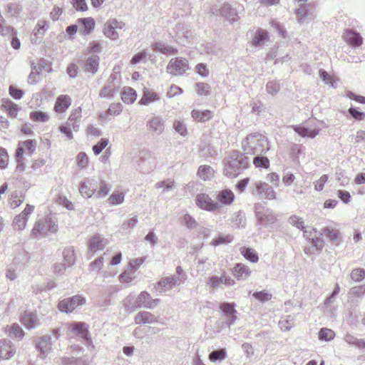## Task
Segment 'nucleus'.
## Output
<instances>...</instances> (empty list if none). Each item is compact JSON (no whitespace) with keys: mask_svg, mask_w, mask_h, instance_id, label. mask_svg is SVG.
Listing matches in <instances>:
<instances>
[{"mask_svg":"<svg viewBox=\"0 0 365 365\" xmlns=\"http://www.w3.org/2000/svg\"><path fill=\"white\" fill-rule=\"evenodd\" d=\"M249 164V158L244 153L233 150L223 160V173L227 178H236L248 168Z\"/></svg>","mask_w":365,"mask_h":365,"instance_id":"obj_1","label":"nucleus"},{"mask_svg":"<svg viewBox=\"0 0 365 365\" xmlns=\"http://www.w3.org/2000/svg\"><path fill=\"white\" fill-rule=\"evenodd\" d=\"M243 153L254 155L265 154L269 150L268 142L262 134L255 133L248 135L242 143Z\"/></svg>","mask_w":365,"mask_h":365,"instance_id":"obj_2","label":"nucleus"},{"mask_svg":"<svg viewBox=\"0 0 365 365\" xmlns=\"http://www.w3.org/2000/svg\"><path fill=\"white\" fill-rule=\"evenodd\" d=\"M60 336L58 329H54L51 334H45L38 338L35 341L36 349L39 352L38 356L44 359L52 350V346Z\"/></svg>","mask_w":365,"mask_h":365,"instance_id":"obj_3","label":"nucleus"},{"mask_svg":"<svg viewBox=\"0 0 365 365\" xmlns=\"http://www.w3.org/2000/svg\"><path fill=\"white\" fill-rule=\"evenodd\" d=\"M58 230L56 222L50 217H46L36 222L32 229V235L35 237H39L48 232L54 233Z\"/></svg>","mask_w":365,"mask_h":365,"instance_id":"obj_4","label":"nucleus"},{"mask_svg":"<svg viewBox=\"0 0 365 365\" xmlns=\"http://www.w3.org/2000/svg\"><path fill=\"white\" fill-rule=\"evenodd\" d=\"M189 69L187 59L182 57L171 58L166 66L167 72L173 76H182Z\"/></svg>","mask_w":365,"mask_h":365,"instance_id":"obj_5","label":"nucleus"},{"mask_svg":"<svg viewBox=\"0 0 365 365\" xmlns=\"http://www.w3.org/2000/svg\"><path fill=\"white\" fill-rule=\"evenodd\" d=\"M255 210L257 221L261 225L267 227L274 224L277 220V217L273 212L263 206L262 204H256L255 205Z\"/></svg>","mask_w":365,"mask_h":365,"instance_id":"obj_6","label":"nucleus"},{"mask_svg":"<svg viewBox=\"0 0 365 365\" xmlns=\"http://www.w3.org/2000/svg\"><path fill=\"white\" fill-rule=\"evenodd\" d=\"M86 303V299L81 295L77 294L72 297L66 298L58 302V308L61 312L70 313L78 306Z\"/></svg>","mask_w":365,"mask_h":365,"instance_id":"obj_7","label":"nucleus"},{"mask_svg":"<svg viewBox=\"0 0 365 365\" xmlns=\"http://www.w3.org/2000/svg\"><path fill=\"white\" fill-rule=\"evenodd\" d=\"M119 91V84L116 82V76L111 74L99 92L101 98L112 99L115 93Z\"/></svg>","mask_w":365,"mask_h":365,"instance_id":"obj_8","label":"nucleus"},{"mask_svg":"<svg viewBox=\"0 0 365 365\" xmlns=\"http://www.w3.org/2000/svg\"><path fill=\"white\" fill-rule=\"evenodd\" d=\"M195 202L198 207L209 212H214L220 210L221 206L215 202L208 195L205 193L198 194L195 198Z\"/></svg>","mask_w":365,"mask_h":365,"instance_id":"obj_9","label":"nucleus"},{"mask_svg":"<svg viewBox=\"0 0 365 365\" xmlns=\"http://www.w3.org/2000/svg\"><path fill=\"white\" fill-rule=\"evenodd\" d=\"M160 299H152L150 294L145 291L141 292L135 302V307L137 309L145 307L153 309L158 304Z\"/></svg>","mask_w":365,"mask_h":365,"instance_id":"obj_10","label":"nucleus"},{"mask_svg":"<svg viewBox=\"0 0 365 365\" xmlns=\"http://www.w3.org/2000/svg\"><path fill=\"white\" fill-rule=\"evenodd\" d=\"M124 26L125 23L123 21H119L115 19H110L105 24L103 34L106 37L115 40L118 38L117 29H122Z\"/></svg>","mask_w":365,"mask_h":365,"instance_id":"obj_11","label":"nucleus"},{"mask_svg":"<svg viewBox=\"0 0 365 365\" xmlns=\"http://www.w3.org/2000/svg\"><path fill=\"white\" fill-rule=\"evenodd\" d=\"M212 13L215 15L220 14L230 22L236 21L238 19L237 11L230 4L225 3L219 9H212Z\"/></svg>","mask_w":365,"mask_h":365,"instance_id":"obj_12","label":"nucleus"},{"mask_svg":"<svg viewBox=\"0 0 365 365\" xmlns=\"http://www.w3.org/2000/svg\"><path fill=\"white\" fill-rule=\"evenodd\" d=\"M34 210V206L27 204L24 211L14 217L13 226L15 230H23L26 227L29 215L33 212Z\"/></svg>","mask_w":365,"mask_h":365,"instance_id":"obj_13","label":"nucleus"},{"mask_svg":"<svg viewBox=\"0 0 365 365\" xmlns=\"http://www.w3.org/2000/svg\"><path fill=\"white\" fill-rule=\"evenodd\" d=\"M252 194L258 195L260 198L272 200L275 198V192L273 188L266 182H259L255 184V189Z\"/></svg>","mask_w":365,"mask_h":365,"instance_id":"obj_14","label":"nucleus"},{"mask_svg":"<svg viewBox=\"0 0 365 365\" xmlns=\"http://www.w3.org/2000/svg\"><path fill=\"white\" fill-rule=\"evenodd\" d=\"M21 322L27 329H34L41 324L37 314L29 311H25L23 313Z\"/></svg>","mask_w":365,"mask_h":365,"instance_id":"obj_15","label":"nucleus"},{"mask_svg":"<svg viewBox=\"0 0 365 365\" xmlns=\"http://www.w3.org/2000/svg\"><path fill=\"white\" fill-rule=\"evenodd\" d=\"M235 303L222 302L220 304V309L223 314L227 317L226 324L230 327L233 324L237 319L235 310Z\"/></svg>","mask_w":365,"mask_h":365,"instance_id":"obj_16","label":"nucleus"},{"mask_svg":"<svg viewBox=\"0 0 365 365\" xmlns=\"http://www.w3.org/2000/svg\"><path fill=\"white\" fill-rule=\"evenodd\" d=\"M185 282L181 281L180 277L176 275H172L161 279L157 284L156 289H161V292H165L171 289L178 284H183Z\"/></svg>","mask_w":365,"mask_h":365,"instance_id":"obj_17","label":"nucleus"},{"mask_svg":"<svg viewBox=\"0 0 365 365\" xmlns=\"http://www.w3.org/2000/svg\"><path fill=\"white\" fill-rule=\"evenodd\" d=\"M97 188V181L94 179L87 178L86 181L81 182L79 192L84 197L89 198L95 193Z\"/></svg>","mask_w":365,"mask_h":365,"instance_id":"obj_18","label":"nucleus"},{"mask_svg":"<svg viewBox=\"0 0 365 365\" xmlns=\"http://www.w3.org/2000/svg\"><path fill=\"white\" fill-rule=\"evenodd\" d=\"M16 353L14 344L8 339L0 340V359H9Z\"/></svg>","mask_w":365,"mask_h":365,"instance_id":"obj_19","label":"nucleus"},{"mask_svg":"<svg viewBox=\"0 0 365 365\" xmlns=\"http://www.w3.org/2000/svg\"><path fill=\"white\" fill-rule=\"evenodd\" d=\"M149 130L157 135L161 134L165 128V121L159 116H155L147 122Z\"/></svg>","mask_w":365,"mask_h":365,"instance_id":"obj_20","label":"nucleus"},{"mask_svg":"<svg viewBox=\"0 0 365 365\" xmlns=\"http://www.w3.org/2000/svg\"><path fill=\"white\" fill-rule=\"evenodd\" d=\"M71 104V98L69 96L61 95L56 98L54 110L58 113H64L69 108Z\"/></svg>","mask_w":365,"mask_h":365,"instance_id":"obj_21","label":"nucleus"},{"mask_svg":"<svg viewBox=\"0 0 365 365\" xmlns=\"http://www.w3.org/2000/svg\"><path fill=\"white\" fill-rule=\"evenodd\" d=\"M157 322V317L147 311L139 312L135 317V322L137 324H154Z\"/></svg>","mask_w":365,"mask_h":365,"instance_id":"obj_22","label":"nucleus"},{"mask_svg":"<svg viewBox=\"0 0 365 365\" xmlns=\"http://www.w3.org/2000/svg\"><path fill=\"white\" fill-rule=\"evenodd\" d=\"M344 38L346 42L353 46H359L362 44V37L361 35L351 29H348L344 34Z\"/></svg>","mask_w":365,"mask_h":365,"instance_id":"obj_23","label":"nucleus"},{"mask_svg":"<svg viewBox=\"0 0 365 365\" xmlns=\"http://www.w3.org/2000/svg\"><path fill=\"white\" fill-rule=\"evenodd\" d=\"M81 118V107H78L71 111L66 124L72 127L74 131H78Z\"/></svg>","mask_w":365,"mask_h":365,"instance_id":"obj_24","label":"nucleus"},{"mask_svg":"<svg viewBox=\"0 0 365 365\" xmlns=\"http://www.w3.org/2000/svg\"><path fill=\"white\" fill-rule=\"evenodd\" d=\"M319 235H325L332 244H339V236L340 232L338 230L326 227L319 232Z\"/></svg>","mask_w":365,"mask_h":365,"instance_id":"obj_25","label":"nucleus"},{"mask_svg":"<svg viewBox=\"0 0 365 365\" xmlns=\"http://www.w3.org/2000/svg\"><path fill=\"white\" fill-rule=\"evenodd\" d=\"M217 200L225 205H231L235 200L233 192L229 189H225L220 191L217 195Z\"/></svg>","mask_w":365,"mask_h":365,"instance_id":"obj_26","label":"nucleus"},{"mask_svg":"<svg viewBox=\"0 0 365 365\" xmlns=\"http://www.w3.org/2000/svg\"><path fill=\"white\" fill-rule=\"evenodd\" d=\"M78 23L81 24L83 29H81L79 32L82 36H88L94 29L95 21L92 18H82L78 20Z\"/></svg>","mask_w":365,"mask_h":365,"instance_id":"obj_27","label":"nucleus"},{"mask_svg":"<svg viewBox=\"0 0 365 365\" xmlns=\"http://www.w3.org/2000/svg\"><path fill=\"white\" fill-rule=\"evenodd\" d=\"M106 245V240L100 235H94L89 241V250L91 252H96L98 250H103Z\"/></svg>","mask_w":365,"mask_h":365,"instance_id":"obj_28","label":"nucleus"},{"mask_svg":"<svg viewBox=\"0 0 365 365\" xmlns=\"http://www.w3.org/2000/svg\"><path fill=\"white\" fill-rule=\"evenodd\" d=\"M99 56L97 55H92L87 58L84 64L85 71L91 72L95 74L98 71L99 66Z\"/></svg>","mask_w":365,"mask_h":365,"instance_id":"obj_29","label":"nucleus"},{"mask_svg":"<svg viewBox=\"0 0 365 365\" xmlns=\"http://www.w3.org/2000/svg\"><path fill=\"white\" fill-rule=\"evenodd\" d=\"M294 130L303 138H314L319 133V129H309L300 125H293Z\"/></svg>","mask_w":365,"mask_h":365,"instance_id":"obj_30","label":"nucleus"},{"mask_svg":"<svg viewBox=\"0 0 365 365\" xmlns=\"http://www.w3.org/2000/svg\"><path fill=\"white\" fill-rule=\"evenodd\" d=\"M71 330L76 332L78 336L84 339H88V327L84 322H73L70 325Z\"/></svg>","mask_w":365,"mask_h":365,"instance_id":"obj_31","label":"nucleus"},{"mask_svg":"<svg viewBox=\"0 0 365 365\" xmlns=\"http://www.w3.org/2000/svg\"><path fill=\"white\" fill-rule=\"evenodd\" d=\"M192 118L197 122H205L212 118V112L210 110H192L191 112Z\"/></svg>","mask_w":365,"mask_h":365,"instance_id":"obj_32","label":"nucleus"},{"mask_svg":"<svg viewBox=\"0 0 365 365\" xmlns=\"http://www.w3.org/2000/svg\"><path fill=\"white\" fill-rule=\"evenodd\" d=\"M6 334L11 338L21 339L24 336V331L18 324H13L6 328Z\"/></svg>","mask_w":365,"mask_h":365,"instance_id":"obj_33","label":"nucleus"},{"mask_svg":"<svg viewBox=\"0 0 365 365\" xmlns=\"http://www.w3.org/2000/svg\"><path fill=\"white\" fill-rule=\"evenodd\" d=\"M267 40V32L264 30L259 29L255 34L252 43L253 46H255V47H258L262 46Z\"/></svg>","mask_w":365,"mask_h":365,"instance_id":"obj_34","label":"nucleus"},{"mask_svg":"<svg viewBox=\"0 0 365 365\" xmlns=\"http://www.w3.org/2000/svg\"><path fill=\"white\" fill-rule=\"evenodd\" d=\"M214 170L210 165H200L197 170V175L203 180H210L213 176Z\"/></svg>","mask_w":365,"mask_h":365,"instance_id":"obj_35","label":"nucleus"},{"mask_svg":"<svg viewBox=\"0 0 365 365\" xmlns=\"http://www.w3.org/2000/svg\"><path fill=\"white\" fill-rule=\"evenodd\" d=\"M160 97L158 93L150 91H144L143 96L140 101V103L142 105H148L158 101Z\"/></svg>","mask_w":365,"mask_h":365,"instance_id":"obj_36","label":"nucleus"},{"mask_svg":"<svg viewBox=\"0 0 365 365\" xmlns=\"http://www.w3.org/2000/svg\"><path fill=\"white\" fill-rule=\"evenodd\" d=\"M235 272L238 279H245L251 273L250 268L242 264H237L235 267Z\"/></svg>","mask_w":365,"mask_h":365,"instance_id":"obj_37","label":"nucleus"},{"mask_svg":"<svg viewBox=\"0 0 365 365\" xmlns=\"http://www.w3.org/2000/svg\"><path fill=\"white\" fill-rule=\"evenodd\" d=\"M240 252L246 259L251 262L255 263L259 260L258 255L253 249L244 247L240 249Z\"/></svg>","mask_w":365,"mask_h":365,"instance_id":"obj_38","label":"nucleus"},{"mask_svg":"<svg viewBox=\"0 0 365 365\" xmlns=\"http://www.w3.org/2000/svg\"><path fill=\"white\" fill-rule=\"evenodd\" d=\"M153 49L155 51L160 52L163 54H177L178 50L172 46H168L163 43H155L153 45Z\"/></svg>","mask_w":365,"mask_h":365,"instance_id":"obj_39","label":"nucleus"},{"mask_svg":"<svg viewBox=\"0 0 365 365\" xmlns=\"http://www.w3.org/2000/svg\"><path fill=\"white\" fill-rule=\"evenodd\" d=\"M135 91L131 88L124 89L121 95L122 101L128 104L133 103L136 99Z\"/></svg>","mask_w":365,"mask_h":365,"instance_id":"obj_40","label":"nucleus"},{"mask_svg":"<svg viewBox=\"0 0 365 365\" xmlns=\"http://www.w3.org/2000/svg\"><path fill=\"white\" fill-rule=\"evenodd\" d=\"M253 158V164L256 168H268L269 166V159L264 156V154H256Z\"/></svg>","mask_w":365,"mask_h":365,"instance_id":"obj_41","label":"nucleus"},{"mask_svg":"<svg viewBox=\"0 0 365 365\" xmlns=\"http://www.w3.org/2000/svg\"><path fill=\"white\" fill-rule=\"evenodd\" d=\"M2 107L8 112L11 117H16L19 111V107L16 104L13 103L10 100H4L2 104Z\"/></svg>","mask_w":365,"mask_h":365,"instance_id":"obj_42","label":"nucleus"},{"mask_svg":"<svg viewBox=\"0 0 365 365\" xmlns=\"http://www.w3.org/2000/svg\"><path fill=\"white\" fill-rule=\"evenodd\" d=\"M64 261L67 263V266L73 265L76 261L74 249L73 247H66L63 252Z\"/></svg>","mask_w":365,"mask_h":365,"instance_id":"obj_43","label":"nucleus"},{"mask_svg":"<svg viewBox=\"0 0 365 365\" xmlns=\"http://www.w3.org/2000/svg\"><path fill=\"white\" fill-rule=\"evenodd\" d=\"M344 340L349 344L355 346L359 349L365 348V341L361 339H357L351 334H347L344 336Z\"/></svg>","mask_w":365,"mask_h":365,"instance_id":"obj_44","label":"nucleus"},{"mask_svg":"<svg viewBox=\"0 0 365 365\" xmlns=\"http://www.w3.org/2000/svg\"><path fill=\"white\" fill-rule=\"evenodd\" d=\"M24 148L21 146H19L15 153V159L17 163L16 170L23 171L24 170L25 165L24 163Z\"/></svg>","mask_w":365,"mask_h":365,"instance_id":"obj_45","label":"nucleus"},{"mask_svg":"<svg viewBox=\"0 0 365 365\" xmlns=\"http://www.w3.org/2000/svg\"><path fill=\"white\" fill-rule=\"evenodd\" d=\"M30 118L36 122L44 123L49 120V116L41 110H36L30 113Z\"/></svg>","mask_w":365,"mask_h":365,"instance_id":"obj_46","label":"nucleus"},{"mask_svg":"<svg viewBox=\"0 0 365 365\" xmlns=\"http://www.w3.org/2000/svg\"><path fill=\"white\" fill-rule=\"evenodd\" d=\"M195 88L198 96H207L210 94L211 87L208 83L199 82L195 84Z\"/></svg>","mask_w":365,"mask_h":365,"instance_id":"obj_47","label":"nucleus"},{"mask_svg":"<svg viewBox=\"0 0 365 365\" xmlns=\"http://www.w3.org/2000/svg\"><path fill=\"white\" fill-rule=\"evenodd\" d=\"M227 357V353L225 349H220L212 351L209 355V359L212 362L222 361Z\"/></svg>","mask_w":365,"mask_h":365,"instance_id":"obj_48","label":"nucleus"},{"mask_svg":"<svg viewBox=\"0 0 365 365\" xmlns=\"http://www.w3.org/2000/svg\"><path fill=\"white\" fill-rule=\"evenodd\" d=\"M232 240H233V237L232 235H227L225 236L220 235L219 237L213 239L211 241L210 245L214 247L221 245H227V244L230 243L232 241Z\"/></svg>","mask_w":365,"mask_h":365,"instance_id":"obj_49","label":"nucleus"},{"mask_svg":"<svg viewBox=\"0 0 365 365\" xmlns=\"http://www.w3.org/2000/svg\"><path fill=\"white\" fill-rule=\"evenodd\" d=\"M125 194L122 192H113L109 198L108 201L111 205H120L123 202Z\"/></svg>","mask_w":365,"mask_h":365,"instance_id":"obj_50","label":"nucleus"},{"mask_svg":"<svg viewBox=\"0 0 365 365\" xmlns=\"http://www.w3.org/2000/svg\"><path fill=\"white\" fill-rule=\"evenodd\" d=\"M41 70V69L40 67H37L36 66L32 65L31 71L28 78L29 83L35 84L39 81V79H40L39 74H40Z\"/></svg>","mask_w":365,"mask_h":365,"instance_id":"obj_51","label":"nucleus"},{"mask_svg":"<svg viewBox=\"0 0 365 365\" xmlns=\"http://www.w3.org/2000/svg\"><path fill=\"white\" fill-rule=\"evenodd\" d=\"M350 278L355 282H359L365 278V269L362 268L354 269L350 274Z\"/></svg>","mask_w":365,"mask_h":365,"instance_id":"obj_52","label":"nucleus"},{"mask_svg":"<svg viewBox=\"0 0 365 365\" xmlns=\"http://www.w3.org/2000/svg\"><path fill=\"white\" fill-rule=\"evenodd\" d=\"M279 325L282 330L289 331L294 325V319L292 316L288 315L285 319L279 321Z\"/></svg>","mask_w":365,"mask_h":365,"instance_id":"obj_53","label":"nucleus"},{"mask_svg":"<svg viewBox=\"0 0 365 365\" xmlns=\"http://www.w3.org/2000/svg\"><path fill=\"white\" fill-rule=\"evenodd\" d=\"M334 331L327 328H322L319 332V339L322 341H330L334 339Z\"/></svg>","mask_w":365,"mask_h":365,"instance_id":"obj_54","label":"nucleus"},{"mask_svg":"<svg viewBox=\"0 0 365 365\" xmlns=\"http://www.w3.org/2000/svg\"><path fill=\"white\" fill-rule=\"evenodd\" d=\"M365 294V284L360 286H355L350 289L348 294L351 297H360L361 298Z\"/></svg>","mask_w":365,"mask_h":365,"instance_id":"obj_55","label":"nucleus"},{"mask_svg":"<svg viewBox=\"0 0 365 365\" xmlns=\"http://www.w3.org/2000/svg\"><path fill=\"white\" fill-rule=\"evenodd\" d=\"M173 128L177 133L180 134L182 136H186L187 134L186 125L182 120H175L173 123Z\"/></svg>","mask_w":365,"mask_h":365,"instance_id":"obj_56","label":"nucleus"},{"mask_svg":"<svg viewBox=\"0 0 365 365\" xmlns=\"http://www.w3.org/2000/svg\"><path fill=\"white\" fill-rule=\"evenodd\" d=\"M138 217L137 216H134L131 218H130L128 220H125L123 222L121 225V230L123 231H128L133 229L136 225L138 224Z\"/></svg>","mask_w":365,"mask_h":365,"instance_id":"obj_57","label":"nucleus"},{"mask_svg":"<svg viewBox=\"0 0 365 365\" xmlns=\"http://www.w3.org/2000/svg\"><path fill=\"white\" fill-rule=\"evenodd\" d=\"M288 222L293 226H295L298 229L303 230L305 227L304 226V221L302 217L297 215H292L289 217Z\"/></svg>","mask_w":365,"mask_h":365,"instance_id":"obj_58","label":"nucleus"},{"mask_svg":"<svg viewBox=\"0 0 365 365\" xmlns=\"http://www.w3.org/2000/svg\"><path fill=\"white\" fill-rule=\"evenodd\" d=\"M108 139L101 138L100 141L93 146V151L96 155H99L102 150L108 145Z\"/></svg>","mask_w":365,"mask_h":365,"instance_id":"obj_59","label":"nucleus"},{"mask_svg":"<svg viewBox=\"0 0 365 365\" xmlns=\"http://www.w3.org/2000/svg\"><path fill=\"white\" fill-rule=\"evenodd\" d=\"M266 90L271 95L277 94L280 90V86L275 81H269L266 85Z\"/></svg>","mask_w":365,"mask_h":365,"instance_id":"obj_60","label":"nucleus"},{"mask_svg":"<svg viewBox=\"0 0 365 365\" xmlns=\"http://www.w3.org/2000/svg\"><path fill=\"white\" fill-rule=\"evenodd\" d=\"M309 5L305 3L299 4V8L296 9V14L299 16V19L305 17L309 12Z\"/></svg>","mask_w":365,"mask_h":365,"instance_id":"obj_61","label":"nucleus"},{"mask_svg":"<svg viewBox=\"0 0 365 365\" xmlns=\"http://www.w3.org/2000/svg\"><path fill=\"white\" fill-rule=\"evenodd\" d=\"M223 282V277L212 276L209 278L208 284L213 289H217L221 287V284Z\"/></svg>","mask_w":365,"mask_h":365,"instance_id":"obj_62","label":"nucleus"},{"mask_svg":"<svg viewBox=\"0 0 365 365\" xmlns=\"http://www.w3.org/2000/svg\"><path fill=\"white\" fill-rule=\"evenodd\" d=\"M349 114L356 120H363L365 118V113L356 110V108L351 107L348 110Z\"/></svg>","mask_w":365,"mask_h":365,"instance_id":"obj_63","label":"nucleus"},{"mask_svg":"<svg viewBox=\"0 0 365 365\" xmlns=\"http://www.w3.org/2000/svg\"><path fill=\"white\" fill-rule=\"evenodd\" d=\"M48 22L45 20H39L36 24L35 28V31L36 30V34L43 35L44 32L48 29Z\"/></svg>","mask_w":365,"mask_h":365,"instance_id":"obj_64","label":"nucleus"}]
</instances>
